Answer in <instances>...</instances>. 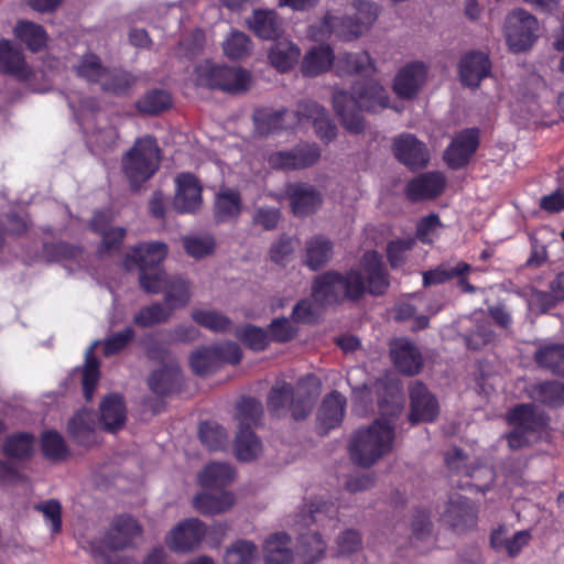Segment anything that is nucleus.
I'll list each match as a JSON object with an SVG mask.
<instances>
[{
	"label": "nucleus",
	"mask_w": 564,
	"mask_h": 564,
	"mask_svg": "<svg viewBox=\"0 0 564 564\" xmlns=\"http://www.w3.org/2000/svg\"><path fill=\"white\" fill-rule=\"evenodd\" d=\"M360 268L366 274L351 269L345 274L337 271H327L318 275L313 283L311 300H302L292 312L293 318L302 323H311L317 314L316 304L324 306L337 303L344 299L358 300L366 292L371 295H382L389 288V274L382 259L377 251H367L361 260Z\"/></svg>",
	"instance_id": "f257e3e1"
},
{
	"label": "nucleus",
	"mask_w": 564,
	"mask_h": 564,
	"mask_svg": "<svg viewBox=\"0 0 564 564\" xmlns=\"http://www.w3.org/2000/svg\"><path fill=\"white\" fill-rule=\"evenodd\" d=\"M388 94L383 86L375 80L358 82L352 86V94L335 90L334 109L341 124L351 133L364 130L361 111L376 112L388 107Z\"/></svg>",
	"instance_id": "f03ea898"
},
{
	"label": "nucleus",
	"mask_w": 564,
	"mask_h": 564,
	"mask_svg": "<svg viewBox=\"0 0 564 564\" xmlns=\"http://www.w3.org/2000/svg\"><path fill=\"white\" fill-rule=\"evenodd\" d=\"M351 9L355 18L328 12L323 20L310 26V36L314 41H324L332 35L344 41L358 39L378 19V7L366 0H352Z\"/></svg>",
	"instance_id": "7ed1b4c3"
},
{
	"label": "nucleus",
	"mask_w": 564,
	"mask_h": 564,
	"mask_svg": "<svg viewBox=\"0 0 564 564\" xmlns=\"http://www.w3.org/2000/svg\"><path fill=\"white\" fill-rule=\"evenodd\" d=\"M394 424L391 417L376 420L370 426L354 433L349 444L352 462L362 467H370L390 454L394 444Z\"/></svg>",
	"instance_id": "20e7f679"
},
{
	"label": "nucleus",
	"mask_w": 564,
	"mask_h": 564,
	"mask_svg": "<svg viewBox=\"0 0 564 564\" xmlns=\"http://www.w3.org/2000/svg\"><path fill=\"white\" fill-rule=\"evenodd\" d=\"M166 256L167 246L160 241L141 243L127 256L126 265L131 269L135 264L139 269V282L144 292H161L166 272L160 265Z\"/></svg>",
	"instance_id": "39448f33"
},
{
	"label": "nucleus",
	"mask_w": 564,
	"mask_h": 564,
	"mask_svg": "<svg viewBox=\"0 0 564 564\" xmlns=\"http://www.w3.org/2000/svg\"><path fill=\"white\" fill-rule=\"evenodd\" d=\"M161 162L156 139L151 135L138 138L121 159L124 176L133 188H139L159 170Z\"/></svg>",
	"instance_id": "423d86ee"
},
{
	"label": "nucleus",
	"mask_w": 564,
	"mask_h": 564,
	"mask_svg": "<svg viewBox=\"0 0 564 564\" xmlns=\"http://www.w3.org/2000/svg\"><path fill=\"white\" fill-rule=\"evenodd\" d=\"M512 430L507 434L511 449H520L536 442L547 426V416L536 405L519 404L507 413Z\"/></svg>",
	"instance_id": "0eeeda50"
},
{
	"label": "nucleus",
	"mask_w": 564,
	"mask_h": 564,
	"mask_svg": "<svg viewBox=\"0 0 564 564\" xmlns=\"http://www.w3.org/2000/svg\"><path fill=\"white\" fill-rule=\"evenodd\" d=\"M310 378L301 379L296 387V397L292 386L284 381H278L272 388L268 397V408L271 413L276 416L284 415L291 411L295 420L306 417L314 404L316 392L304 391Z\"/></svg>",
	"instance_id": "6e6552de"
},
{
	"label": "nucleus",
	"mask_w": 564,
	"mask_h": 564,
	"mask_svg": "<svg viewBox=\"0 0 564 564\" xmlns=\"http://www.w3.org/2000/svg\"><path fill=\"white\" fill-rule=\"evenodd\" d=\"M198 86L219 89L230 94H240L250 85V74L240 67H230L205 61L195 68Z\"/></svg>",
	"instance_id": "1a4fd4ad"
},
{
	"label": "nucleus",
	"mask_w": 564,
	"mask_h": 564,
	"mask_svg": "<svg viewBox=\"0 0 564 564\" xmlns=\"http://www.w3.org/2000/svg\"><path fill=\"white\" fill-rule=\"evenodd\" d=\"M538 19L523 9L511 12L506 20L505 35L509 48L514 53L530 50L538 39Z\"/></svg>",
	"instance_id": "9d476101"
},
{
	"label": "nucleus",
	"mask_w": 564,
	"mask_h": 564,
	"mask_svg": "<svg viewBox=\"0 0 564 564\" xmlns=\"http://www.w3.org/2000/svg\"><path fill=\"white\" fill-rule=\"evenodd\" d=\"M466 456L458 448H453L445 455V463L449 470L460 474L464 473V480H458V487L462 489L470 488L479 492H486L495 479V473L491 467L481 465L473 468L467 467Z\"/></svg>",
	"instance_id": "9b49d317"
},
{
	"label": "nucleus",
	"mask_w": 564,
	"mask_h": 564,
	"mask_svg": "<svg viewBox=\"0 0 564 564\" xmlns=\"http://www.w3.org/2000/svg\"><path fill=\"white\" fill-rule=\"evenodd\" d=\"M206 525L199 519L180 521L165 535L167 549L174 553L186 554L198 549L206 535Z\"/></svg>",
	"instance_id": "f8f14e48"
},
{
	"label": "nucleus",
	"mask_w": 564,
	"mask_h": 564,
	"mask_svg": "<svg viewBox=\"0 0 564 564\" xmlns=\"http://www.w3.org/2000/svg\"><path fill=\"white\" fill-rule=\"evenodd\" d=\"M321 158V149L315 143H301L291 150L276 151L268 156L271 169L292 171L314 165Z\"/></svg>",
	"instance_id": "ddd939ff"
},
{
	"label": "nucleus",
	"mask_w": 564,
	"mask_h": 564,
	"mask_svg": "<svg viewBox=\"0 0 564 564\" xmlns=\"http://www.w3.org/2000/svg\"><path fill=\"white\" fill-rule=\"evenodd\" d=\"M285 195L290 200L292 213L305 217L316 213L323 204V194L314 185L305 182L288 183Z\"/></svg>",
	"instance_id": "4468645a"
},
{
	"label": "nucleus",
	"mask_w": 564,
	"mask_h": 564,
	"mask_svg": "<svg viewBox=\"0 0 564 564\" xmlns=\"http://www.w3.org/2000/svg\"><path fill=\"white\" fill-rule=\"evenodd\" d=\"M142 534V527L137 519L129 514H121L111 522L105 535V543L111 550H123L133 546Z\"/></svg>",
	"instance_id": "2eb2a0df"
},
{
	"label": "nucleus",
	"mask_w": 564,
	"mask_h": 564,
	"mask_svg": "<svg viewBox=\"0 0 564 564\" xmlns=\"http://www.w3.org/2000/svg\"><path fill=\"white\" fill-rule=\"evenodd\" d=\"M176 193L173 206L181 214L197 212L203 203L202 185L192 173H181L175 177Z\"/></svg>",
	"instance_id": "dca6fc26"
},
{
	"label": "nucleus",
	"mask_w": 564,
	"mask_h": 564,
	"mask_svg": "<svg viewBox=\"0 0 564 564\" xmlns=\"http://www.w3.org/2000/svg\"><path fill=\"white\" fill-rule=\"evenodd\" d=\"M479 144V132L475 128L457 133L444 152V160L451 169L465 166Z\"/></svg>",
	"instance_id": "f3484780"
},
{
	"label": "nucleus",
	"mask_w": 564,
	"mask_h": 564,
	"mask_svg": "<svg viewBox=\"0 0 564 564\" xmlns=\"http://www.w3.org/2000/svg\"><path fill=\"white\" fill-rule=\"evenodd\" d=\"M410 402L409 420L411 423L432 422L436 419L438 414L437 400L421 381H415L410 386Z\"/></svg>",
	"instance_id": "a211bd4d"
},
{
	"label": "nucleus",
	"mask_w": 564,
	"mask_h": 564,
	"mask_svg": "<svg viewBox=\"0 0 564 564\" xmlns=\"http://www.w3.org/2000/svg\"><path fill=\"white\" fill-rule=\"evenodd\" d=\"M442 518L453 529L465 531L476 525L477 509L465 497L459 494H453L448 499Z\"/></svg>",
	"instance_id": "6ab92c4d"
},
{
	"label": "nucleus",
	"mask_w": 564,
	"mask_h": 564,
	"mask_svg": "<svg viewBox=\"0 0 564 564\" xmlns=\"http://www.w3.org/2000/svg\"><path fill=\"white\" fill-rule=\"evenodd\" d=\"M491 63L487 54L480 51L466 53L459 62L458 73L464 86L477 88L481 80L490 75Z\"/></svg>",
	"instance_id": "aec40b11"
},
{
	"label": "nucleus",
	"mask_w": 564,
	"mask_h": 564,
	"mask_svg": "<svg viewBox=\"0 0 564 564\" xmlns=\"http://www.w3.org/2000/svg\"><path fill=\"white\" fill-rule=\"evenodd\" d=\"M393 153L399 162L410 169L424 167L429 162L425 144L410 133L400 134L393 140Z\"/></svg>",
	"instance_id": "412c9836"
},
{
	"label": "nucleus",
	"mask_w": 564,
	"mask_h": 564,
	"mask_svg": "<svg viewBox=\"0 0 564 564\" xmlns=\"http://www.w3.org/2000/svg\"><path fill=\"white\" fill-rule=\"evenodd\" d=\"M427 67L423 62H411L402 67L395 76L393 89L402 98H411L423 86Z\"/></svg>",
	"instance_id": "4be33fe9"
},
{
	"label": "nucleus",
	"mask_w": 564,
	"mask_h": 564,
	"mask_svg": "<svg viewBox=\"0 0 564 564\" xmlns=\"http://www.w3.org/2000/svg\"><path fill=\"white\" fill-rule=\"evenodd\" d=\"M445 183V176L441 172H427L411 180L405 193L411 202L432 199L444 191Z\"/></svg>",
	"instance_id": "5701e85b"
},
{
	"label": "nucleus",
	"mask_w": 564,
	"mask_h": 564,
	"mask_svg": "<svg viewBox=\"0 0 564 564\" xmlns=\"http://www.w3.org/2000/svg\"><path fill=\"white\" fill-rule=\"evenodd\" d=\"M111 214L109 212H98L94 215L90 227L101 236V245L99 251L101 253H110L120 248L121 242L126 235V229L122 227H111Z\"/></svg>",
	"instance_id": "b1692460"
},
{
	"label": "nucleus",
	"mask_w": 564,
	"mask_h": 564,
	"mask_svg": "<svg viewBox=\"0 0 564 564\" xmlns=\"http://www.w3.org/2000/svg\"><path fill=\"white\" fill-rule=\"evenodd\" d=\"M346 398L338 391L327 394L318 410L317 422L321 434L337 427L345 415Z\"/></svg>",
	"instance_id": "393cba45"
},
{
	"label": "nucleus",
	"mask_w": 564,
	"mask_h": 564,
	"mask_svg": "<svg viewBox=\"0 0 564 564\" xmlns=\"http://www.w3.org/2000/svg\"><path fill=\"white\" fill-rule=\"evenodd\" d=\"M291 111L281 108H261L253 112L254 131L260 137H265L275 133L282 129L292 128Z\"/></svg>",
	"instance_id": "a878e982"
},
{
	"label": "nucleus",
	"mask_w": 564,
	"mask_h": 564,
	"mask_svg": "<svg viewBox=\"0 0 564 564\" xmlns=\"http://www.w3.org/2000/svg\"><path fill=\"white\" fill-rule=\"evenodd\" d=\"M432 529L433 525L430 514L424 510H416L410 523L408 546L415 550L417 553L430 550L434 544Z\"/></svg>",
	"instance_id": "bb28decb"
},
{
	"label": "nucleus",
	"mask_w": 564,
	"mask_h": 564,
	"mask_svg": "<svg viewBox=\"0 0 564 564\" xmlns=\"http://www.w3.org/2000/svg\"><path fill=\"white\" fill-rule=\"evenodd\" d=\"M242 210V198L238 189L221 187L215 195L214 217L216 223L237 219Z\"/></svg>",
	"instance_id": "cd10ccee"
},
{
	"label": "nucleus",
	"mask_w": 564,
	"mask_h": 564,
	"mask_svg": "<svg viewBox=\"0 0 564 564\" xmlns=\"http://www.w3.org/2000/svg\"><path fill=\"white\" fill-rule=\"evenodd\" d=\"M391 358L394 366L403 373L416 375L423 366L417 348L405 339H397L391 346Z\"/></svg>",
	"instance_id": "c85d7f7f"
},
{
	"label": "nucleus",
	"mask_w": 564,
	"mask_h": 564,
	"mask_svg": "<svg viewBox=\"0 0 564 564\" xmlns=\"http://www.w3.org/2000/svg\"><path fill=\"white\" fill-rule=\"evenodd\" d=\"M95 414L88 410L78 411L68 422V433L83 446H91L97 442Z\"/></svg>",
	"instance_id": "c756f323"
},
{
	"label": "nucleus",
	"mask_w": 564,
	"mask_h": 564,
	"mask_svg": "<svg viewBox=\"0 0 564 564\" xmlns=\"http://www.w3.org/2000/svg\"><path fill=\"white\" fill-rule=\"evenodd\" d=\"M126 422V405L119 394L106 397L100 404V423L107 432H116Z\"/></svg>",
	"instance_id": "7c9ffc66"
},
{
	"label": "nucleus",
	"mask_w": 564,
	"mask_h": 564,
	"mask_svg": "<svg viewBox=\"0 0 564 564\" xmlns=\"http://www.w3.org/2000/svg\"><path fill=\"white\" fill-rule=\"evenodd\" d=\"M161 292L164 293V303L173 313L174 310L184 307L191 300L189 282L182 276L167 278L164 275V282Z\"/></svg>",
	"instance_id": "2f4dec72"
},
{
	"label": "nucleus",
	"mask_w": 564,
	"mask_h": 564,
	"mask_svg": "<svg viewBox=\"0 0 564 564\" xmlns=\"http://www.w3.org/2000/svg\"><path fill=\"white\" fill-rule=\"evenodd\" d=\"M467 321L470 326L463 335V338L468 349L479 350L494 340L495 333L491 329V324L482 314H475Z\"/></svg>",
	"instance_id": "473e14b6"
},
{
	"label": "nucleus",
	"mask_w": 564,
	"mask_h": 564,
	"mask_svg": "<svg viewBox=\"0 0 564 564\" xmlns=\"http://www.w3.org/2000/svg\"><path fill=\"white\" fill-rule=\"evenodd\" d=\"M336 63L332 47L319 45L308 51L302 62V73L305 76H318L327 72Z\"/></svg>",
	"instance_id": "72a5a7b5"
},
{
	"label": "nucleus",
	"mask_w": 564,
	"mask_h": 564,
	"mask_svg": "<svg viewBox=\"0 0 564 564\" xmlns=\"http://www.w3.org/2000/svg\"><path fill=\"white\" fill-rule=\"evenodd\" d=\"M235 477V470L227 463H210L198 476L199 485L206 489H221L229 485Z\"/></svg>",
	"instance_id": "f704fd0d"
},
{
	"label": "nucleus",
	"mask_w": 564,
	"mask_h": 564,
	"mask_svg": "<svg viewBox=\"0 0 564 564\" xmlns=\"http://www.w3.org/2000/svg\"><path fill=\"white\" fill-rule=\"evenodd\" d=\"M0 70L25 79L30 69L25 64L21 51L14 48L9 41H0Z\"/></svg>",
	"instance_id": "c9c22d12"
},
{
	"label": "nucleus",
	"mask_w": 564,
	"mask_h": 564,
	"mask_svg": "<svg viewBox=\"0 0 564 564\" xmlns=\"http://www.w3.org/2000/svg\"><path fill=\"white\" fill-rule=\"evenodd\" d=\"M338 75L364 74L368 75L375 72L373 62L368 52L343 53L335 63Z\"/></svg>",
	"instance_id": "e433bc0d"
},
{
	"label": "nucleus",
	"mask_w": 564,
	"mask_h": 564,
	"mask_svg": "<svg viewBox=\"0 0 564 564\" xmlns=\"http://www.w3.org/2000/svg\"><path fill=\"white\" fill-rule=\"evenodd\" d=\"M333 257V243L322 235L312 237L305 245V264L311 270L324 267Z\"/></svg>",
	"instance_id": "4c0bfd02"
},
{
	"label": "nucleus",
	"mask_w": 564,
	"mask_h": 564,
	"mask_svg": "<svg viewBox=\"0 0 564 564\" xmlns=\"http://www.w3.org/2000/svg\"><path fill=\"white\" fill-rule=\"evenodd\" d=\"M290 536L286 533H275L264 543V558L267 564H291L294 558L290 547Z\"/></svg>",
	"instance_id": "58836bf2"
},
{
	"label": "nucleus",
	"mask_w": 564,
	"mask_h": 564,
	"mask_svg": "<svg viewBox=\"0 0 564 564\" xmlns=\"http://www.w3.org/2000/svg\"><path fill=\"white\" fill-rule=\"evenodd\" d=\"M180 377L181 370L177 362H171L153 371L148 379V384L155 394L166 395L178 384Z\"/></svg>",
	"instance_id": "ea45409f"
},
{
	"label": "nucleus",
	"mask_w": 564,
	"mask_h": 564,
	"mask_svg": "<svg viewBox=\"0 0 564 564\" xmlns=\"http://www.w3.org/2000/svg\"><path fill=\"white\" fill-rule=\"evenodd\" d=\"M535 362L554 375L564 377V344H544L534 352Z\"/></svg>",
	"instance_id": "a19ab883"
},
{
	"label": "nucleus",
	"mask_w": 564,
	"mask_h": 564,
	"mask_svg": "<svg viewBox=\"0 0 564 564\" xmlns=\"http://www.w3.org/2000/svg\"><path fill=\"white\" fill-rule=\"evenodd\" d=\"M234 501L235 497L229 491L202 492L194 498V507L203 514H217L227 511Z\"/></svg>",
	"instance_id": "79ce46f5"
},
{
	"label": "nucleus",
	"mask_w": 564,
	"mask_h": 564,
	"mask_svg": "<svg viewBox=\"0 0 564 564\" xmlns=\"http://www.w3.org/2000/svg\"><path fill=\"white\" fill-rule=\"evenodd\" d=\"M35 449V438L30 433H15L8 436L2 445L4 456L23 460L30 458Z\"/></svg>",
	"instance_id": "37998d69"
},
{
	"label": "nucleus",
	"mask_w": 564,
	"mask_h": 564,
	"mask_svg": "<svg viewBox=\"0 0 564 564\" xmlns=\"http://www.w3.org/2000/svg\"><path fill=\"white\" fill-rule=\"evenodd\" d=\"M301 51L290 41L276 42L269 52L271 65L281 73L290 70L299 61Z\"/></svg>",
	"instance_id": "c03bdc74"
},
{
	"label": "nucleus",
	"mask_w": 564,
	"mask_h": 564,
	"mask_svg": "<svg viewBox=\"0 0 564 564\" xmlns=\"http://www.w3.org/2000/svg\"><path fill=\"white\" fill-rule=\"evenodd\" d=\"M326 550V543L317 532L308 531L299 538L296 554L304 564H313Z\"/></svg>",
	"instance_id": "a18cd8bd"
},
{
	"label": "nucleus",
	"mask_w": 564,
	"mask_h": 564,
	"mask_svg": "<svg viewBox=\"0 0 564 564\" xmlns=\"http://www.w3.org/2000/svg\"><path fill=\"white\" fill-rule=\"evenodd\" d=\"M250 29L263 40H273L280 34V24L273 11L256 10L248 21Z\"/></svg>",
	"instance_id": "49530a36"
},
{
	"label": "nucleus",
	"mask_w": 564,
	"mask_h": 564,
	"mask_svg": "<svg viewBox=\"0 0 564 564\" xmlns=\"http://www.w3.org/2000/svg\"><path fill=\"white\" fill-rule=\"evenodd\" d=\"M470 269V265L464 261H459L455 265H451L449 263H441L435 269L423 272V285L430 286L442 284L456 276L467 274Z\"/></svg>",
	"instance_id": "de8ad7c7"
},
{
	"label": "nucleus",
	"mask_w": 564,
	"mask_h": 564,
	"mask_svg": "<svg viewBox=\"0 0 564 564\" xmlns=\"http://www.w3.org/2000/svg\"><path fill=\"white\" fill-rule=\"evenodd\" d=\"M262 451V445L252 430L239 429L236 441V457L241 462H250L258 457Z\"/></svg>",
	"instance_id": "09e8293b"
},
{
	"label": "nucleus",
	"mask_w": 564,
	"mask_h": 564,
	"mask_svg": "<svg viewBox=\"0 0 564 564\" xmlns=\"http://www.w3.org/2000/svg\"><path fill=\"white\" fill-rule=\"evenodd\" d=\"M98 345L99 341L93 343L85 355V366L83 369L82 384L86 401H90L93 399L94 392L99 381V361L93 354L94 349Z\"/></svg>",
	"instance_id": "8fccbe9b"
},
{
	"label": "nucleus",
	"mask_w": 564,
	"mask_h": 564,
	"mask_svg": "<svg viewBox=\"0 0 564 564\" xmlns=\"http://www.w3.org/2000/svg\"><path fill=\"white\" fill-rule=\"evenodd\" d=\"M532 399L550 406L564 404V383L560 381H545L531 387Z\"/></svg>",
	"instance_id": "3c124183"
},
{
	"label": "nucleus",
	"mask_w": 564,
	"mask_h": 564,
	"mask_svg": "<svg viewBox=\"0 0 564 564\" xmlns=\"http://www.w3.org/2000/svg\"><path fill=\"white\" fill-rule=\"evenodd\" d=\"M72 67L78 77L89 83H100L107 69L100 58L93 53L84 54Z\"/></svg>",
	"instance_id": "603ef678"
},
{
	"label": "nucleus",
	"mask_w": 564,
	"mask_h": 564,
	"mask_svg": "<svg viewBox=\"0 0 564 564\" xmlns=\"http://www.w3.org/2000/svg\"><path fill=\"white\" fill-rule=\"evenodd\" d=\"M236 419L239 422V429L251 430L252 425L260 423L263 406L262 403L254 398H242L236 406Z\"/></svg>",
	"instance_id": "864d4df0"
},
{
	"label": "nucleus",
	"mask_w": 564,
	"mask_h": 564,
	"mask_svg": "<svg viewBox=\"0 0 564 564\" xmlns=\"http://www.w3.org/2000/svg\"><path fill=\"white\" fill-rule=\"evenodd\" d=\"M15 36L33 51H40L46 43V32L35 23L21 21L14 29Z\"/></svg>",
	"instance_id": "5fc2aeb1"
},
{
	"label": "nucleus",
	"mask_w": 564,
	"mask_h": 564,
	"mask_svg": "<svg viewBox=\"0 0 564 564\" xmlns=\"http://www.w3.org/2000/svg\"><path fill=\"white\" fill-rule=\"evenodd\" d=\"M172 105L170 94L163 89H152L141 97L135 106L140 112L145 115H156L166 110Z\"/></svg>",
	"instance_id": "6e6d98bb"
},
{
	"label": "nucleus",
	"mask_w": 564,
	"mask_h": 564,
	"mask_svg": "<svg viewBox=\"0 0 564 564\" xmlns=\"http://www.w3.org/2000/svg\"><path fill=\"white\" fill-rule=\"evenodd\" d=\"M102 90L115 95L126 94L134 84V77L122 69H106L105 77L100 80Z\"/></svg>",
	"instance_id": "4d7b16f0"
},
{
	"label": "nucleus",
	"mask_w": 564,
	"mask_h": 564,
	"mask_svg": "<svg viewBox=\"0 0 564 564\" xmlns=\"http://www.w3.org/2000/svg\"><path fill=\"white\" fill-rule=\"evenodd\" d=\"M224 54L230 59H240L252 51V44L247 34L232 31L223 42Z\"/></svg>",
	"instance_id": "13d9d810"
},
{
	"label": "nucleus",
	"mask_w": 564,
	"mask_h": 564,
	"mask_svg": "<svg viewBox=\"0 0 564 564\" xmlns=\"http://www.w3.org/2000/svg\"><path fill=\"white\" fill-rule=\"evenodd\" d=\"M192 318L200 326L216 333L228 332L231 327V321L214 310H194Z\"/></svg>",
	"instance_id": "bf43d9fd"
},
{
	"label": "nucleus",
	"mask_w": 564,
	"mask_h": 564,
	"mask_svg": "<svg viewBox=\"0 0 564 564\" xmlns=\"http://www.w3.org/2000/svg\"><path fill=\"white\" fill-rule=\"evenodd\" d=\"M172 315L166 305L153 303L142 307L133 317V323L140 327H151L165 323Z\"/></svg>",
	"instance_id": "052dcab7"
},
{
	"label": "nucleus",
	"mask_w": 564,
	"mask_h": 564,
	"mask_svg": "<svg viewBox=\"0 0 564 564\" xmlns=\"http://www.w3.org/2000/svg\"><path fill=\"white\" fill-rule=\"evenodd\" d=\"M188 256L200 259L214 252L216 242L212 235H189L182 238Z\"/></svg>",
	"instance_id": "680f3d73"
},
{
	"label": "nucleus",
	"mask_w": 564,
	"mask_h": 564,
	"mask_svg": "<svg viewBox=\"0 0 564 564\" xmlns=\"http://www.w3.org/2000/svg\"><path fill=\"white\" fill-rule=\"evenodd\" d=\"M337 516V509L330 502L324 500H316L311 502L308 506L307 513L300 514V521L305 525L308 523H321L324 525V522L334 521Z\"/></svg>",
	"instance_id": "e2e57ef3"
},
{
	"label": "nucleus",
	"mask_w": 564,
	"mask_h": 564,
	"mask_svg": "<svg viewBox=\"0 0 564 564\" xmlns=\"http://www.w3.org/2000/svg\"><path fill=\"white\" fill-rule=\"evenodd\" d=\"M257 545L250 541L238 540L227 549L225 564H251L257 555Z\"/></svg>",
	"instance_id": "0e129e2a"
},
{
	"label": "nucleus",
	"mask_w": 564,
	"mask_h": 564,
	"mask_svg": "<svg viewBox=\"0 0 564 564\" xmlns=\"http://www.w3.org/2000/svg\"><path fill=\"white\" fill-rule=\"evenodd\" d=\"M199 438L209 451L223 449L228 443L226 431L214 422L200 423Z\"/></svg>",
	"instance_id": "69168bd1"
},
{
	"label": "nucleus",
	"mask_w": 564,
	"mask_h": 564,
	"mask_svg": "<svg viewBox=\"0 0 564 564\" xmlns=\"http://www.w3.org/2000/svg\"><path fill=\"white\" fill-rule=\"evenodd\" d=\"M189 365L192 370L199 376H206L219 366L212 346L195 350L189 358Z\"/></svg>",
	"instance_id": "338daca9"
},
{
	"label": "nucleus",
	"mask_w": 564,
	"mask_h": 564,
	"mask_svg": "<svg viewBox=\"0 0 564 564\" xmlns=\"http://www.w3.org/2000/svg\"><path fill=\"white\" fill-rule=\"evenodd\" d=\"M43 455L52 460L63 459L67 455V446L62 435L55 431H46L41 437Z\"/></svg>",
	"instance_id": "774afa93"
}]
</instances>
